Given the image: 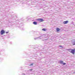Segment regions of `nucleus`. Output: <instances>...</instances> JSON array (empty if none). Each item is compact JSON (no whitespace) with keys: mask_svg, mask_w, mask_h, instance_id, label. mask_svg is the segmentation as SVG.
Listing matches in <instances>:
<instances>
[{"mask_svg":"<svg viewBox=\"0 0 75 75\" xmlns=\"http://www.w3.org/2000/svg\"><path fill=\"white\" fill-rule=\"evenodd\" d=\"M70 50H71V51L70 52L71 53L74 55L75 54V49H70Z\"/></svg>","mask_w":75,"mask_h":75,"instance_id":"obj_1","label":"nucleus"},{"mask_svg":"<svg viewBox=\"0 0 75 75\" xmlns=\"http://www.w3.org/2000/svg\"><path fill=\"white\" fill-rule=\"evenodd\" d=\"M5 33V31L3 30H2L1 31V35H3V34Z\"/></svg>","mask_w":75,"mask_h":75,"instance_id":"obj_2","label":"nucleus"},{"mask_svg":"<svg viewBox=\"0 0 75 75\" xmlns=\"http://www.w3.org/2000/svg\"><path fill=\"white\" fill-rule=\"evenodd\" d=\"M38 21H39L40 22H42V21H44V20H43V19H37Z\"/></svg>","mask_w":75,"mask_h":75,"instance_id":"obj_3","label":"nucleus"},{"mask_svg":"<svg viewBox=\"0 0 75 75\" xmlns=\"http://www.w3.org/2000/svg\"><path fill=\"white\" fill-rule=\"evenodd\" d=\"M68 23V21H64L63 22V24H67V23Z\"/></svg>","mask_w":75,"mask_h":75,"instance_id":"obj_4","label":"nucleus"},{"mask_svg":"<svg viewBox=\"0 0 75 75\" xmlns=\"http://www.w3.org/2000/svg\"><path fill=\"white\" fill-rule=\"evenodd\" d=\"M33 23L34 24H35V25H37V22H34Z\"/></svg>","mask_w":75,"mask_h":75,"instance_id":"obj_5","label":"nucleus"},{"mask_svg":"<svg viewBox=\"0 0 75 75\" xmlns=\"http://www.w3.org/2000/svg\"><path fill=\"white\" fill-rule=\"evenodd\" d=\"M56 30L57 31H60V30H61V29L59 28H57Z\"/></svg>","mask_w":75,"mask_h":75,"instance_id":"obj_6","label":"nucleus"},{"mask_svg":"<svg viewBox=\"0 0 75 75\" xmlns=\"http://www.w3.org/2000/svg\"><path fill=\"white\" fill-rule=\"evenodd\" d=\"M42 30V31H46V30H47L45 28H43Z\"/></svg>","mask_w":75,"mask_h":75,"instance_id":"obj_7","label":"nucleus"},{"mask_svg":"<svg viewBox=\"0 0 75 75\" xmlns=\"http://www.w3.org/2000/svg\"><path fill=\"white\" fill-rule=\"evenodd\" d=\"M63 62V61H60V63L61 64H63V62Z\"/></svg>","mask_w":75,"mask_h":75,"instance_id":"obj_8","label":"nucleus"},{"mask_svg":"<svg viewBox=\"0 0 75 75\" xmlns=\"http://www.w3.org/2000/svg\"><path fill=\"white\" fill-rule=\"evenodd\" d=\"M34 64V63H31L30 64V66H31V65H33Z\"/></svg>","mask_w":75,"mask_h":75,"instance_id":"obj_9","label":"nucleus"},{"mask_svg":"<svg viewBox=\"0 0 75 75\" xmlns=\"http://www.w3.org/2000/svg\"><path fill=\"white\" fill-rule=\"evenodd\" d=\"M63 65H66V63H63V64H62Z\"/></svg>","mask_w":75,"mask_h":75,"instance_id":"obj_10","label":"nucleus"},{"mask_svg":"<svg viewBox=\"0 0 75 75\" xmlns=\"http://www.w3.org/2000/svg\"><path fill=\"white\" fill-rule=\"evenodd\" d=\"M33 69H31L30 70H29L30 71H32V70H33Z\"/></svg>","mask_w":75,"mask_h":75,"instance_id":"obj_11","label":"nucleus"},{"mask_svg":"<svg viewBox=\"0 0 75 75\" xmlns=\"http://www.w3.org/2000/svg\"><path fill=\"white\" fill-rule=\"evenodd\" d=\"M62 47V46H61V45L59 46V47Z\"/></svg>","mask_w":75,"mask_h":75,"instance_id":"obj_12","label":"nucleus"},{"mask_svg":"<svg viewBox=\"0 0 75 75\" xmlns=\"http://www.w3.org/2000/svg\"><path fill=\"white\" fill-rule=\"evenodd\" d=\"M8 33V32H6V34H7V33Z\"/></svg>","mask_w":75,"mask_h":75,"instance_id":"obj_13","label":"nucleus"},{"mask_svg":"<svg viewBox=\"0 0 75 75\" xmlns=\"http://www.w3.org/2000/svg\"><path fill=\"white\" fill-rule=\"evenodd\" d=\"M75 73H74V74H75Z\"/></svg>","mask_w":75,"mask_h":75,"instance_id":"obj_14","label":"nucleus"},{"mask_svg":"<svg viewBox=\"0 0 75 75\" xmlns=\"http://www.w3.org/2000/svg\"><path fill=\"white\" fill-rule=\"evenodd\" d=\"M75 44H74V45H75Z\"/></svg>","mask_w":75,"mask_h":75,"instance_id":"obj_15","label":"nucleus"}]
</instances>
